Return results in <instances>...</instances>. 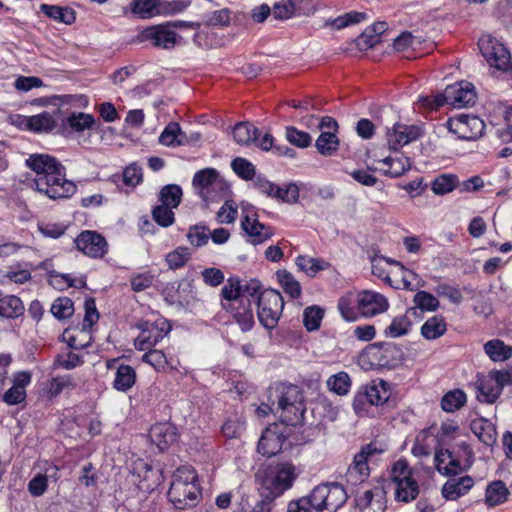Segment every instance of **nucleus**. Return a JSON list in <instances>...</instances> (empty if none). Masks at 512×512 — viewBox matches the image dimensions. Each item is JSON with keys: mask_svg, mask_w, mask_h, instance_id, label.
Wrapping results in <instances>:
<instances>
[{"mask_svg": "<svg viewBox=\"0 0 512 512\" xmlns=\"http://www.w3.org/2000/svg\"><path fill=\"white\" fill-rule=\"evenodd\" d=\"M26 166L35 172V190L50 199L69 198L76 192V185L65 178L64 166L48 154H32Z\"/></svg>", "mask_w": 512, "mask_h": 512, "instance_id": "nucleus-1", "label": "nucleus"}, {"mask_svg": "<svg viewBox=\"0 0 512 512\" xmlns=\"http://www.w3.org/2000/svg\"><path fill=\"white\" fill-rule=\"evenodd\" d=\"M198 476L195 470L189 466H183L176 470L168 490V498L177 509L193 507L200 494L197 486Z\"/></svg>", "mask_w": 512, "mask_h": 512, "instance_id": "nucleus-2", "label": "nucleus"}, {"mask_svg": "<svg viewBox=\"0 0 512 512\" xmlns=\"http://www.w3.org/2000/svg\"><path fill=\"white\" fill-rule=\"evenodd\" d=\"M299 472L291 462H281L275 467L265 470H258L255 474V480L261 486V489L268 491L277 498L292 488Z\"/></svg>", "mask_w": 512, "mask_h": 512, "instance_id": "nucleus-3", "label": "nucleus"}, {"mask_svg": "<svg viewBox=\"0 0 512 512\" xmlns=\"http://www.w3.org/2000/svg\"><path fill=\"white\" fill-rule=\"evenodd\" d=\"M188 26H193V23L174 21L152 25L139 32L136 42H149L154 48L171 50L182 42V37L175 28Z\"/></svg>", "mask_w": 512, "mask_h": 512, "instance_id": "nucleus-4", "label": "nucleus"}, {"mask_svg": "<svg viewBox=\"0 0 512 512\" xmlns=\"http://www.w3.org/2000/svg\"><path fill=\"white\" fill-rule=\"evenodd\" d=\"M257 315L259 322L268 330L274 329L284 308L282 295L273 289H266L258 296Z\"/></svg>", "mask_w": 512, "mask_h": 512, "instance_id": "nucleus-5", "label": "nucleus"}, {"mask_svg": "<svg viewBox=\"0 0 512 512\" xmlns=\"http://www.w3.org/2000/svg\"><path fill=\"white\" fill-rule=\"evenodd\" d=\"M278 407L285 413L284 421L295 424L300 420L305 411L304 397L296 385H280L276 389Z\"/></svg>", "mask_w": 512, "mask_h": 512, "instance_id": "nucleus-6", "label": "nucleus"}, {"mask_svg": "<svg viewBox=\"0 0 512 512\" xmlns=\"http://www.w3.org/2000/svg\"><path fill=\"white\" fill-rule=\"evenodd\" d=\"M478 45L483 57L491 66L499 70L512 69L510 52L497 39L484 36L480 38Z\"/></svg>", "mask_w": 512, "mask_h": 512, "instance_id": "nucleus-7", "label": "nucleus"}, {"mask_svg": "<svg viewBox=\"0 0 512 512\" xmlns=\"http://www.w3.org/2000/svg\"><path fill=\"white\" fill-rule=\"evenodd\" d=\"M138 328L140 329V334L135 339L134 345L140 351L153 348L170 331V325L164 319H157L154 322H142L138 325Z\"/></svg>", "mask_w": 512, "mask_h": 512, "instance_id": "nucleus-8", "label": "nucleus"}, {"mask_svg": "<svg viewBox=\"0 0 512 512\" xmlns=\"http://www.w3.org/2000/svg\"><path fill=\"white\" fill-rule=\"evenodd\" d=\"M447 126L450 132L463 140H475L481 137L485 130L483 120L474 115H461L458 118L449 119Z\"/></svg>", "mask_w": 512, "mask_h": 512, "instance_id": "nucleus-9", "label": "nucleus"}, {"mask_svg": "<svg viewBox=\"0 0 512 512\" xmlns=\"http://www.w3.org/2000/svg\"><path fill=\"white\" fill-rule=\"evenodd\" d=\"M377 452L378 450L372 444L365 445L361 448L354 456L352 464L347 469L345 474L347 483L356 486L363 483L368 478L370 473L368 460Z\"/></svg>", "mask_w": 512, "mask_h": 512, "instance_id": "nucleus-10", "label": "nucleus"}, {"mask_svg": "<svg viewBox=\"0 0 512 512\" xmlns=\"http://www.w3.org/2000/svg\"><path fill=\"white\" fill-rule=\"evenodd\" d=\"M78 251L90 258H102L108 251L106 239L96 231L84 230L75 239Z\"/></svg>", "mask_w": 512, "mask_h": 512, "instance_id": "nucleus-11", "label": "nucleus"}, {"mask_svg": "<svg viewBox=\"0 0 512 512\" xmlns=\"http://www.w3.org/2000/svg\"><path fill=\"white\" fill-rule=\"evenodd\" d=\"M422 135L423 130L418 125L395 123L393 127L386 132L387 144L389 149L396 151L418 140Z\"/></svg>", "mask_w": 512, "mask_h": 512, "instance_id": "nucleus-12", "label": "nucleus"}, {"mask_svg": "<svg viewBox=\"0 0 512 512\" xmlns=\"http://www.w3.org/2000/svg\"><path fill=\"white\" fill-rule=\"evenodd\" d=\"M241 227L248 237L247 241L253 245L266 242L274 234L272 227L259 222L258 215L254 212L243 216Z\"/></svg>", "mask_w": 512, "mask_h": 512, "instance_id": "nucleus-13", "label": "nucleus"}, {"mask_svg": "<svg viewBox=\"0 0 512 512\" xmlns=\"http://www.w3.org/2000/svg\"><path fill=\"white\" fill-rule=\"evenodd\" d=\"M357 308L364 317H373L388 309L387 299L380 293L365 290L357 295Z\"/></svg>", "mask_w": 512, "mask_h": 512, "instance_id": "nucleus-14", "label": "nucleus"}, {"mask_svg": "<svg viewBox=\"0 0 512 512\" xmlns=\"http://www.w3.org/2000/svg\"><path fill=\"white\" fill-rule=\"evenodd\" d=\"M446 97L449 99V105L459 109L474 105L476 92L471 83L461 81L446 87Z\"/></svg>", "mask_w": 512, "mask_h": 512, "instance_id": "nucleus-15", "label": "nucleus"}, {"mask_svg": "<svg viewBox=\"0 0 512 512\" xmlns=\"http://www.w3.org/2000/svg\"><path fill=\"white\" fill-rule=\"evenodd\" d=\"M355 503L358 512H385L386 493L382 487L376 486L357 496Z\"/></svg>", "mask_w": 512, "mask_h": 512, "instance_id": "nucleus-16", "label": "nucleus"}, {"mask_svg": "<svg viewBox=\"0 0 512 512\" xmlns=\"http://www.w3.org/2000/svg\"><path fill=\"white\" fill-rule=\"evenodd\" d=\"M149 438L160 451H165L176 442L178 433L176 427L169 422L156 423L150 428Z\"/></svg>", "mask_w": 512, "mask_h": 512, "instance_id": "nucleus-17", "label": "nucleus"}, {"mask_svg": "<svg viewBox=\"0 0 512 512\" xmlns=\"http://www.w3.org/2000/svg\"><path fill=\"white\" fill-rule=\"evenodd\" d=\"M225 310H230L233 318L240 326L241 330L249 331L254 325V313L252 308V301H239L233 305H226L222 303Z\"/></svg>", "mask_w": 512, "mask_h": 512, "instance_id": "nucleus-18", "label": "nucleus"}, {"mask_svg": "<svg viewBox=\"0 0 512 512\" xmlns=\"http://www.w3.org/2000/svg\"><path fill=\"white\" fill-rule=\"evenodd\" d=\"M474 480L466 475L449 479L442 487V496L447 500H457L473 487Z\"/></svg>", "mask_w": 512, "mask_h": 512, "instance_id": "nucleus-19", "label": "nucleus"}, {"mask_svg": "<svg viewBox=\"0 0 512 512\" xmlns=\"http://www.w3.org/2000/svg\"><path fill=\"white\" fill-rule=\"evenodd\" d=\"M476 388L477 399L480 402H485L489 404L494 403L502 393V389L498 385V382L491 375V371L489 372L487 377H483L477 380Z\"/></svg>", "mask_w": 512, "mask_h": 512, "instance_id": "nucleus-20", "label": "nucleus"}, {"mask_svg": "<svg viewBox=\"0 0 512 512\" xmlns=\"http://www.w3.org/2000/svg\"><path fill=\"white\" fill-rule=\"evenodd\" d=\"M404 353L400 347L393 343L381 344L379 348V365L389 369L402 364Z\"/></svg>", "mask_w": 512, "mask_h": 512, "instance_id": "nucleus-21", "label": "nucleus"}, {"mask_svg": "<svg viewBox=\"0 0 512 512\" xmlns=\"http://www.w3.org/2000/svg\"><path fill=\"white\" fill-rule=\"evenodd\" d=\"M437 470L443 475H457L463 467L461 462L449 450H439L435 454Z\"/></svg>", "mask_w": 512, "mask_h": 512, "instance_id": "nucleus-22", "label": "nucleus"}, {"mask_svg": "<svg viewBox=\"0 0 512 512\" xmlns=\"http://www.w3.org/2000/svg\"><path fill=\"white\" fill-rule=\"evenodd\" d=\"M136 379L137 374L132 366L119 364L116 367L113 388L119 392H127L135 385Z\"/></svg>", "mask_w": 512, "mask_h": 512, "instance_id": "nucleus-23", "label": "nucleus"}, {"mask_svg": "<svg viewBox=\"0 0 512 512\" xmlns=\"http://www.w3.org/2000/svg\"><path fill=\"white\" fill-rule=\"evenodd\" d=\"M471 430L478 439L487 446H492L496 442V428L494 424L485 419L477 418L471 422Z\"/></svg>", "mask_w": 512, "mask_h": 512, "instance_id": "nucleus-24", "label": "nucleus"}, {"mask_svg": "<svg viewBox=\"0 0 512 512\" xmlns=\"http://www.w3.org/2000/svg\"><path fill=\"white\" fill-rule=\"evenodd\" d=\"M325 498L327 502L326 511L335 512L345 504L348 495L344 487L339 483H326Z\"/></svg>", "mask_w": 512, "mask_h": 512, "instance_id": "nucleus-25", "label": "nucleus"}, {"mask_svg": "<svg viewBox=\"0 0 512 512\" xmlns=\"http://www.w3.org/2000/svg\"><path fill=\"white\" fill-rule=\"evenodd\" d=\"M131 11L142 19H149L159 15L162 11L160 0H133L130 4Z\"/></svg>", "mask_w": 512, "mask_h": 512, "instance_id": "nucleus-26", "label": "nucleus"}, {"mask_svg": "<svg viewBox=\"0 0 512 512\" xmlns=\"http://www.w3.org/2000/svg\"><path fill=\"white\" fill-rule=\"evenodd\" d=\"M484 351L494 362L505 361L512 356V346L500 339H492L484 344Z\"/></svg>", "mask_w": 512, "mask_h": 512, "instance_id": "nucleus-27", "label": "nucleus"}, {"mask_svg": "<svg viewBox=\"0 0 512 512\" xmlns=\"http://www.w3.org/2000/svg\"><path fill=\"white\" fill-rule=\"evenodd\" d=\"M40 11L49 18L64 24H72L76 19L75 12L70 7L42 4Z\"/></svg>", "mask_w": 512, "mask_h": 512, "instance_id": "nucleus-28", "label": "nucleus"}, {"mask_svg": "<svg viewBox=\"0 0 512 512\" xmlns=\"http://www.w3.org/2000/svg\"><path fill=\"white\" fill-rule=\"evenodd\" d=\"M23 313L24 305L19 297L6 295L0 298V316L14 319Z\"/></svg>", "mask_w": 512, "mask_h": 512, "instance_id": "nucleus-29", "label": "nucleus"}, {"mask_svg": "<svg viewBox=\"0 0 512 512\" xmlns=\"http://www.w3.org/2000/svg\"><path fill=\"white\" fill-rule=\"evenodd\" d=\"M281 450L279 437L272 431L266 430L260 437L257 451L263 456L271 457Z\"/></svg>", "mask_w": 512, "mask_h": 512, "instance_id": "nucleus-30", "label": "nucleus"}, {"mask_svg": "<svg viewBox=\"0 0 512 512\" xmlns=\"http://www.w3.org/2000/svg\"><path fill=\"white\" fill-rule=\"evenodd\" d=\"M446 332V322L443 316L436 315L425 321L421 327V334L428 340L441 337Z\"/></svg>", "mask_w": 512, "mask_h": 512, "instance_id": "nucleus-31", "label": "nucleus"}, {"mask_svg": "<svg viewBox=\"0 0 512 512\" xmlns=\"http://www.w3.org/2000/svg\"><path fill=\"white\" fill-rule=\"evenodd\" d=\"M234 140L240 145H249L258 139V129L249 122H239L233 128Z\"/></svg>", "mask_w": 512, "mask_h": 512, "instance_id": "nucleus-32", "label": "nucleus"}, {"mask_svg": "<svg viewBox=\"0 0 512 512\" xmlns=\"http://www.w3.org/2000/svg\"><path fill=\"white\" fill-rule=\"evenodd\" d=\"M25 124L33 132H48L55 127V120L49 112L25 118Z\"/></svg>", "mask_w": 512, "mask_h": 512, "instance_id": "nucleus-33", "label": "nucleus"}, {"mask_svg": "<svg viewBox=\"0 0 512 512\" xmlns=\"http://www.w3.org/2000/svg\"><path fill=\"white\" fill-rule=\"evenodd\" d=\"M467 401L465 392L461 389L450 390L441 399V407L445 412L453 413L462 408Z\"/></svg>", "mask_w": 512, "mask_h": 512, "instance_id": "nucleus-34", "label": "nucleus"}, {"mask_svg": "<svg viewBox=\"0 0 512 512\" xmlns=\"http://www.w3.org/2000/svg\"><path fill=\"white\" fill-rule=\"evenodd\" d=\"M183 191L177 184H168L161 188L159 192V201L161 204L177 208L182 200Z\"/></svg>", "mask_w": 512, "mask_h": 512, "instance_id": "nucleus-35", "label": "nucleus"}, {"mask_svg": "<svg viewBox=\"0 0 512 512\" xmlns=\"http://www.w3.org/2000/svg\"><path fill=\"white\" fill-rule=\"evenodd\" d=\"M395 499L400 502L408 503L414 499L419 494V486L414 477H410L409 479L403 481L401 486H396L395 488Z\"/></svg>", "mask_w": 512, "mask_h": 512, "instance_id": "nucleus-36", "label": "nucleus"}, {"mask_svg": "<svg viewBox=\"0 0 512 512\" xmlns=\"http://www.w3.org/2000/svg\"><path fill=\"white\" fill-rule=\"evenodd\" d=\"M382 163L388 166L387 170H384V174L392 178L402 176L411 167L409 158L407 157H386L381 160Z\"/></svg>", "mask_w": 512, "mask_h": 512, "instance_id": "nucleus-37", "label": "nucleus"}, {"mask_svg": "<svg viewBox=\"0 0 512 512\" xmlns=\"http://www.w3.org/2000/svg\"><path fill=\"white\" fill-rule=\"evenodd\" d=\"M219 180V172L214 168H205L195 173L192 184L195 188L200 189L203 194L204 189L214 185Z\"/></svg>", "mask_w": 512, "mask_h": 512, "instance_id": "nucleus-38", "label": "nucleus"}, {"mask_svg": "<svg viewBox=\"0 0 512 512\" xmlns=\"http://www.w3.org/2000/svg\"><path fill=\"white\" fill-rule=\"evenodd\" d=\"M413 476L412 469L406 459L395 461L390 470V479L394 488L401 486V483Z\"/></svg>", "mask_w": 512, "mask_h": 512, "instance_id": "nucleus-39", "label": "nucleus"}, {"mask_svg": "<svg viewBox=\"0 0 512 512\" xmlns=\"http://www.w3.org/2000/svg\"><path fill=\"white\" fill-rule=\"evenodd\" d=\"M508 489L502 481H494L486 489V503L496 506L503 503L508 496Z\"/></svg>", "mask_w": 512, "mask_h": 512, "instance_id": "nucleus-40", "label": "nucleus"}, {"mask_svg": "<svg viewBox=\"0 0 512 512\" xmlns=\"http://www.w3.org/2000/svg\"><path fill=\"white\" fill-rule=\"evenodd\" d=\"M339 140L335 133L331 131L322 132L316 140V148L322 155L329 156L337 151Z\"/></svg>", "mask_w": 512, "mask_h": 512, "instance_id": "nucleus-41", "label": "nucleus"}, {"mask_svg": "<svg viewBox=\"0 0 512 512\" xmlns=\"http://www.w3.org/2000/svg\"><path fill=\"white\" fill-rule=\"evenodd\" d=\"M296 265L309 276H314L317 272L329 267V263L324 260L302 255L297 257Z\"/></svg>", "mask_w": 512, "mask_h": 512, "instance_id": "nucleus-42", "label": "nucleus"}, {"mask_svg": "<svg viewBox=\"0 0 512 512\" xmlns=\"http://www.w3.org/2000/svg\"><path fill=\"white\" fill-rule=\"evenodd\" d=\"M327 387L335 394L343 396L351 388V379L346 372L341 371L328 378Z\"/></svg>", "mask_w": 512, "mask_h": 512, "instance_id": "nucleus-43", "label": "nucleus"}, {"mask_svg": "<svg viewBox=\"0 0 512 512\" xmlns=\"http://www.w3.org/2000/svg\"><path fill=\"white\" fill-rule=\"evenodd\" d=\"M458 184V178L454 174H442L436 177L432 184L431 189L436 195H444L452 192Z\"/></svg>", "mask_w": 512, "mask_h": 512, "instance_id": "nucleus-44", "label": "nucleus"}, {"mask_svg": "<svg viewBox=\"0 0 512 512\" xmlns=\"http://www.w3.org/2000/svg\"><path fill=\"white\" fill-rule=\"evenodd\" d=\"M192 252L189 247L179 246L166 255V262L170 269L183 267L191 258Z\"/></svg>", "mask_w": 512, "mask_h": 512, "instance_id": "nucleus-45", "label": "nucleus"}, {"mask_svg": "<svg viewBox=\"0 0 512 512\" xmlns=\"http://www.w3.org/2000/svg\"><path fill=\"white\" fill-rule=\"evenodd\" d=\"M324 317V310L317 305H312L304 309L303 324L308 331H315L320 328Z\"/></svg>", "mask_w": 512, "mask_h": 512, "instance_id": "nucleus-46", "label": "nucleus"}, {"mask_svg": "<svg viewBox=\"0 0 512 512\" xmlns=\"http://www.w3.org/2000/svg\"><path fill=\"white\" fill-rule=\"evenodd\" d=\"M367 18V14L365 12L351 11L340 15L331 21H327L326 25H332L334 28L339 30L350 25L358 24Z\"/></svg>", "mask_w": 512, "mask_h": 512, "instance_id": "nucleus-47", "label": "nucleus"}, {"mask_svg": "<svg viewBox=\"0 0 512 512\" xmlns=\"http://www.w3.org/2000/svg\"><path fill=\"white\" fill-rule=\"evenodd\" d=\"M210 230L204 224H196L189 227L187 232V240L196 247H202L208 243Z\"/></svg>", "mask_w": 512, "mask_h": 512, "instance_id": "nucleus-48", "label": "nucleus"}, {"mask_svg": "<svg viewBox=\"0 0 512 512\" xmlns=\"http://www.w3.org/2000/svg\"><path fill=\"white\" fill-rule=\"evenodd\" d=\"M50 311L56 319L64 320L73 315L74 303L68 297H59L52 303Z\"/></svg>", "mask_w": 512, "mask_h": 512, "instance_id": "nucleus-49", "label": "nucleus"}, {"mask_svg": "<svg viewBox=\"0 0 512 512\" xmlns=\"http://www.w3.org/2000/svg\"><path fill=\"white\" fill-rule=\"evenodd\" d=\"M67 124L72 130L82 132L86 129H91L95 124V118L91 114L83 112L72 113L66 120Z\"/></svg>", "mask_w": 512, "mask_h": 512, "instance_id": "nucleus-50", "label": "nucleus"}, {"mask_svg": "<svg viewBox=\"0 0 512 512\" xmlns=\"http://www.w3.org/2000/svg\"><path fill=\"white\" fill-rule=\"evenodd\" d=\"M277 277L281 287L291 298H298L301 294V287L298 281L287 270H279Z\"/></svg>", "mask_w": 512, "mask_h": 512, "instance_id": "nucleus-51", "label": "nucleus"}, {"mask_svg": "<svg viewBox=\"0 0 512 512\" xmlns=\"http://www.w3.org/2000/svg\"><path fill=\"white\" fill-rule=\"evenodd\" d=\"M326 485L320 484L316 486L309 495L304 496L309 502V505L313 512H324L326 511L327 502L325 498Z\"/></svg>", "mask_w": 512, "mask_h": 512, "instance_id": "nucleus-52", "label": "nucleus"}, {"mask_svg": "<svg viewBox=\"0 0 512 512\" xmlns=\"http://www.w3.org/2000/svg\"><path fill=\"white\" fill-rule=\"evenodd\" d=\"M221 294L227 302L226 305H233L240 301L241 298V281L237 278H229L223 286Z\"/></svg>", "mask_w": 512, "mask_h": 512, "instance_id": "nucleus-53", "label": "nucleus"}, {"mask_svg": "<svg viewBox=\"0 0 512 512\" xmlns=\"http://www.w3.org/2000/svg\"><path fill=\"white\" fill-rule=\"evenodd\" d=\"M173 209L174 208L170 206L160 204L152 210V217L158 225L162 227H169L175 221Z\"/></svg>", "mask_w": 512, "mask_h": 512, "instance_id": "nucleus-54", "label": "nucleus"}, {"mask_svg": "<svg viewBox=\"0 0 512 512\" xmlns=\"http://www.w3.org/2000/svg\"><path fill=\"white\" fill-rule=\"evenodd\" d=\"M411 326V322L407 316L395 317L391 324L385 329L386 336L397 338L406 335Z\"/></svg>", "mask_w": 512, "mask_h": 512, "instance_id": "nucleus-55", "label": "nucleus"}, {"mask_svg": "<svg viewBox=\"0 0 512 512\" xmlns=\"http://www.w3.org/2000/svg\"><path fill=\"white\" fill-rule=\"evenodd\" d=\"M233 171L244 180H252L255 177V166L245 158L237 157L232 163Z\"/></svg>", "mask_w": 512, "mask_h": 512, "instance_id": "nucleus-56", "label": "nucleus"}, {"mask_svg": "<svg viewBox=\"0 0 512 512\" xmlns=\"http://www.w3.org/2000/svg\"><path fill=\"white\" fill-rule=\"evenodd\" d=\"M382 388L380 389L377 385H367L362 387V391L365 396H367L370 405H380L387 401L389 394L386 389H384V382L381 381Z\"/></svg>", "mask_w": 512, "mask_h": 512, "instance_id": "nucleus-57", "label": "nucleus"}, {"mask_svg": "<svg viewBox=\"0 0 512 512\" xmlns=\"http://www.w3.org/2000/svg\"><path fill=\"white\" fill-rule=\"evenodd\" d=\"M262 285L256 279L246 281L244 284L241 283V301H252V303L258 302V296L262 293Z\"/></svg>", "mask_w": 512, "mask_h": 512, "instance_id": "nucleus-58", "label": "nucleus"}, {"mask_svg": "<svg viewBox=\"0 0 512 512\" xmlns=\"http://www.w3.org/2000/svg\"><path fill=\"white\" fill-rule=\"evenodd\" d=\"M147 352L142 356V361L151 365L155 370H164L168 364L166 355L162 350L146 349Z\"/></svg>", "mask_w": 512, "mask_h": 512, "instance_id": "nucleus-59", "label": "nucleus"}, {"mask_svg": "<svg viewBox=\"0 0 512 512\" xmlns=\"http://www.w3.org/2000/svg\"><path fill=\"white\" fill-rule=\"evenodd\" d=\"M286 138L292 145L299 148L308 147L312 141L309 133L298 130L293 126L286 128Z\"/></svg>", "mask_w": 512, "mask_h": 512, "instance_id": "nucleus-60", "label": "nucleus"}, {"mask_svg": "<svg viewBox=\"0 0 512 512\" xmlns=\"http://www.w3.org/2000/svg\"><path fill=\"white\" fill-rule=\"evenodd\" d=\"M415 305L421 310L435 311L439 307V300L429 292L419 291L414 296Z\"/></svg>", "mask_w": 512, "mask_h": 512, "instance_id": "nucleus-61", "label": "nucleus"}, {"mask_svg": "<svg viewBox=\"0 0 512 512\" xmlns=\"http://www.w3.org/2000/svg\"><path fill=\"white\" fill-rule=\"evenodd\" d=\"M279 192H274V199L286 203H296L299 199V188L296 184L290 183L285 188L278 186Z\"/></svg>", "mask_w": 512, "mask_h": 512, "instance_id": "nucleus-62", "label": "nucleus"}, {"mask_svg": "<svg viewBox=\"0 0 512 512\" xmlns=\"http://www.w3.org/2000/svg\"><path fill=\"white\" fill-rule=\"evenodd\" d=\"M180 125L177 122H170L161 133L159 142L165 146H175L180 135Z\"/></svg>", "mask_w": 512, "mask_h": 512, "instance_id": "nucleus-63", "label": "nucleus"}, {"mask_svg": "<svg viewBox=\"0 0 512 512\" xmlns=\"http://www.w3.org/2000/svg\"><path fill=\"white\" fill-rule=\"evenodd\" d=\"M38 230L44 237L58 239L64 235L67 226L59 223H40L38 224Z\"/></svg>", "mask_w": 512, "mask_h": 512, "instance_id": "nucleus-64", "label": "nucleus"}]
</instances>
